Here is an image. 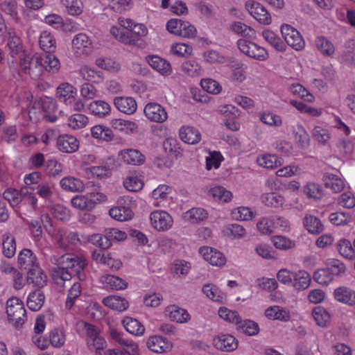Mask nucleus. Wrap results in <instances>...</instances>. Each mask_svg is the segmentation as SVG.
Here are the masks:
<instances>
[{"mask_svg":"<svg viewBox=\"0 0 355 355\" xmlns=\"http://www.w3.org/2000/svg\"><path fill=\"white\" fill-rule=\"evenodd\" d=\"M337 249L341 256L347 259H354L355 258V249L347 239H341L338 245Z\"/></svg>","mask_w":355,"mask_h":355,"instance_id":"obj_40","label":"nucleus"},{"mask_svg":"<svg viewBox=\"0 0 355 355\" xmlns=\"http://www.w3.org/2000/svg\"><path fill=\"white\" fill-rule=\"evenodd\" d=\"M63 259L62 262L65 261V259L67 262L71 263L72 272L74 273V276H76L77 278L83 281L86 278V275L83 271V269L87 266V263L85 259H82L79 258H71L65 257L64 256L62 257Z\"/></svg>","mask_w":355,"mask_h":355,"instance_id":"obj_20","label":"nucleus"},{"mask_svg":"<svg viewBox=\"0 0 355 355\" xmlns=\"http://www.w3.org/2000/svg\"><path fill=\"white\" fill-rule=\"evenodd\" d=\"M124 162L129 164L140 165L145 162V156L141 153L136 149H124L120 151Z\"/></svg>","mask_w":355,"mask_h":355,"instance_id":"obj_19","label":"nucleus"},{"mask_svg":"<svg viewBox=\"0 0 355 355\" xmlns=\"http://www.w3.org/2000/svg\"><path fill=\"white\" fill-rule=\"evenodd\" d=\"M289 91L294 95H297L308 102L314 100L313 96L300 84H293L289 87Z\"/></svg>","mask_w":355,"mask_h":355,"instance_id":"obj_51","label":"nucleus"},{"mask_svg":"<svg viewBox=\"0 0 355 355\" xmlns=\"http://www.w3.org/2000/svg\"><path fill=\"white\" fill-rule=\"evenodd\" d=\"M44 295L40 290L31 293L27 299L28 307L34 311H39L44 304Z\"/></svg>","mask_w":355,"mask_h":355,"instance_id":"obj_27","label":"nucleus"},{"mask_svg":"<svg viewBox=\"0 0 355 355\" xmlns=\"http://www.w3.org/2000/svg\"><path fill=\"white\" fill-rule=\"evenodd\" d=\"M313 279L320 284L327 285L332 282L334 278L331 275L327 268H320L314 272Z\"/></svg>","mask_w":355,"mask_h":355,"instance_id":"obj_50","label":"nucleus"},{"mask_svg":"<svg viewBox=\"0 0 355 355\" xmlns=\"http://www.w3.org/2000/svg\"><path fill=\"white\" fill-rule=\"evenodd\" d=\"M245 6L250 14L260 24L268 25L271 23L270 14L261 3L247 2Z\"/></svg>","mask_w":355,"mask_h":355,"instance_id":"obj_5","label":"nucleus"},{"mask_svg":"<svg viewBox=\"0 0 355 355\" xmlns=\"http://www.w3.org/2000/svg\"><path fill=\"white\" fill-rule=\"evenodd\" d=\"M181 68L184 72L191 76H199L202 71L201 67L195 60H189L183 62Z\"/></svg>","mask_w":355,"mask_h":355,"instance_id":"obj_53","label":"nucleus"},{"mask_svg":"<svg viewBox=\"0 0 355 355\" xmlns=\"http://www.w3.org/2000/svg\"><path fill=\"white\" fill-rule=\"evenodd\" d=\"M315 44L318 50L324 55L331 56L335 51L333 44L324 36L317 37Z\"/></svg>","mask_w":355,"mask_h":355,"instance_id":"obj_38","label":"nucleus"},{"mask_svg":"<svg viewBox=\"0 0 355 355\" xmlns=\"http://www.w3.org/2000/svg\"><path fill=\"white\" fill-rule=\"evenodd\" d=\"M91 44V40L85 33L76 35L72 40V46L76 49H86L89 47Z\"/></svg>","mask_w":355,"mask_h":355,"instance_id":"obj_60","label":"nucleus"},{"mask_svg":"<svg viewBox=\"0 0 355 355\" xmlns=\"http://www.w3.org/2000/svg\"><path fill=\"white\" fill-rule=\"evenodd\" d=\"M322 180L327 188H330L334 193L342 191L345 187L343 180L338 176L334 174H326L323 176Z\"/></svg>","mask_w":355,"mask_h":355,"instance_id":"obj_25","label":"nucleus"},{"mask_svg":"<svg viewBox=\"0 0 355 355\" xmlns=\"http://www.w3.org/2000/svg\"><path fill=\"white\" fill-rule=\"evenodd\" d=\"M147 347L156 353H164L171 350L172 344L166 338L160 336H153L148 338Z\"/></svg>","mask_w":355,"mask_h":355,"instance_id":"obj_13","label":"nucleus"},{"mask_svg":"<svg viewBox=\"0 0 355 355\" xmlns=\"http://www.w3.org/2000/svg\"><path fill=\"white\" fill-rule=\"evenodd\" d=\"M56 146L60 151L71 153L76 152L78 149L79 141L72 135H60L56 139Z\"/></svg>","mask_w":355,"mask_h":355,"instance_id":"obj_10","label":"nucleus"},{"mask_svg":"<svg viewBox=\"0 0 355 355\" xmlns=\"http://www.w3.org/2000/svg\"><path fill=\"white\" fill-rule=\"evenodd\" d=\"M180 137L187 144H196L200 141L201 135L198 129L187 126L180 128Z\"/></svg>","mask_w":355,"mask_h":355,"instance_id":"obj_21","label":"nucleus"},{"mask_svg":"<svg viewBox=\"0 0 355 355\" xmlns=\"http://www.w3.org/2000/svg\"><path fill=\"white\" fill-rule=\"evenodd\" d=\"M65 6L67 12L71 15H79L83 11V4L81 0H60Z\"/></svg>","mask_w":355,"mask_h":355,"instance_id":"obj_45","label":"nucleus"},{"mask_svg":"<svg viewBox=\"0 0 355 355\" xmlns=\"http://www.w3.org/2000/svg\"><path fill=\"white\" fill-rule=\"evenodd\" d=\"M103 303L107 307L117 311H123L128 308L129 303L125 299L117 295H110L103 300Z\"/></svg>","mask_w":355,"mask_h":355,"instance_id":"obj_23","label":"nucleus"},{"mask_svg":"<svg viewBox=\"0 0 355 355\" xmlns=\"http://www.w3.org/2000/svg\"><path fill=\"white\" fill-rule=\"evenodd\" d=\"M110 216L118 221H126L131 219L133 212L128 207H116L110 209Z\"/></svg>","mask_w":355,"mask_h":355,"instance_id":"obj_33","label":"nucleus"},{"mask_svg":"<svg viewBox=\"0 0 355 355\" xmlns=\"http://www.w3.org/2000/svg\"><path fill=\"white\" fill-rule=\"evenodd\" d=\"M3 253L8 258L12 257L16 251V244L15 238L6 236L3 240Z\"/></svg>","mask_w":355,"mask_h":355,"instance_id":"obj_54","label":"nucleus"},{"mask_svg":"<svg viewBox=\"0 0 355 355\" xmlns=\"http://www.w3.org/2000/svg\"><path fill=\"white\" fill-rule=\"evenodd\" d=\"M209 195L224 202L230 201L232 197V194L230 191L220 186L211 188L209 191Z\"/></svg>","mask_w":355,"mask_h":355,"instance_id":"obj_46","label":"nucleus"},{"mask_svg":"<svg viewBox=\"0 0 355 355\" xmlns=\"http://www.w3.org/2000/svg\"><path fill=\"white\" fill-rule=\"evenodd\" d=\"M259 166L266 168H274L282 164V159L275 155H266L257 159Z\"/></svg>","mask_w":355,"mask_h":355,"instance_id":"obj_41","label":"nucleus"},{"mask_svg":"<svg viewBox=\"0 0 355 355\" xmlns=\"http://www.w3.org/2000/svg\"><path fill=\"white\" fill-rule=\"evenodd\" d=\"M202 293L212 301L224 303L227 298L224 293L219 288L212 284H205L202 288Z\"/></svg>","mask_w":355,"mask_h":355,"instance_id":"obj_22","label":"nucleus"},{"mask_svg":"<svg viewBox=\"0 0 355 355\" xmlns=\"http://www.w3.org/2000/svg\"><path fill=\"white\" fill-rule=\"evenodd\" d=\"M266 316L272 320H279L286 322L290 320L289 313L279 306L268 307L265 311Z\"/></svg>","mask_w":355,"mask_h":355,"instance_id":"obj_30","label":"nucleus"},{"mask_svg":"<svg viewBox=\"0 0 355 355\" xmlns=\"http://www.w3.org/2000/svg\"><path fill=\"white\" fill-rule=\"evenodd\" d=\"M9 35L7 46L10 49V54L12 57L19 53H21V55L24 52L23 45L20 37L15 35H11L10 33Z\"/></svg>","mask_w":355,"mask_h":355,"instance_id":"obj_44","label":"nucleus"},{"mask_svg":"<svg viewBox=\"0 0 355 355\" xmlns=\"http://www.w3.org/2000/svg\"><path fill=\"white\" fill-rule=\"evenodd\" d=\"M144 113L148 119L157 123L164 122L168 118L165 109L157 103H148L144 108Z\"/></svg>","mask_w":355,"mask_h":355,"instance_id":"obj_7","label":"nucleus"},{"mask_svg":"<svg viewBox=\"0 0 355 355\" xmlns=\"http://www.w3.org/2000/svg\"><path fill=\"white\" fill-rule=\"evenodd\" d=\"M76 94L74 87L67 83L61 84L57 88V97L67 105L72 103Z\"/></svg>","mask_w":355,"mask_h":355,"instance_id":"obj_16","label":"nucleus"},{"mask_svg":"<svg viewBox=\"0 0 355 355\" xmlns=\"http://www.w3.org/2000/svg\"><path fill=\"white\" fill-rule=\"evenodd\" d=\"M6 313L9 320L16 328H20L26 320L24 303L17 297H11L6 302Z\"/></svg>","mask_w":355,"mask_h":355,"instance_id":"obj_1","label":"nucleus"},{"mask_svg":"<svg viewBox=\"0 0 355 355\" xmlns=\"http://www.w3.org/2000/svg\"><path fill=\"white\" fill-rule=\"evenodd\" d=\"M311 280V276L307 272L300 270L294 273L292 285L296 290L303 291L309 288Z\"/></svg>","mask_w":355,"mask_h":355,"instance_id":"obj_24","label":"nucleus"},{"mask_svg":"<svg viewBox=\"0 0 355 355\" xmlns=\"http://www.w3.org/2000/svg\"><path fill=\"white\" fill-rule=\"evenodd\" d=\"M203 90L212 94H217L221 90V87L218 82L212 79H203L200 82Z\"/></svg>","mask_w":355,"mask_h":355,"instance_id":"obj_61","label":"nucleus"},{"mask_svg":"<svg viewBox=\"0 0 355 355\" xmlns=\"http://www.w3.org/2000/svg\"><path fill=\"white\" fill-rule=\"evenodd\" d=\"M148 62L152 68L162 74L167 73L171 71V64L166 60L156 55L149 56Z\"/></svg>","mask_w":355,"mask_h":355,"instance_id":"obj_35","label":"nucleus"},{"mask_svg":"<svg viewBox=\"0 0 355 355\" xmlns=\"http://www.w3.org/2000/svg\"><path fill=\"white\" fill-rule=\"evenodd\" d=\"M119 40L122 43L130 46H140L142 42L141 38L137 37V35L131 32L121 33Z\"/></svg>","mask_w":355,"mask_h":355,"instance_id":"obj_63","label":"nucleus"},{"mask_svg":"<svg viewBox=\"0 0 355 355\" xmlns=\"http://www.w3.org/2000/svg\"><path fill=\"white\" fill-rule=\"evenodd\" d=\"M20 66L21 70L33 79H37L43 73L42 55L37 54L31 56L23 53L20 55Z\"/></svg>","mask_w":355,"mask_h":355,"instance_id":"obj_2","label":"nucleus"},{"mask_svg":"<svg viewBox=\"0 0 355 355\" xmlns=\"http://www.w3.org/2000/svg\"><path fill=\"white\" fill-rule=\"evenodd\" d=\"M200 254L212 266H222L225 265L226 259L223 253L212 248L203 246L199 249Z\"/></svg>","mask_w":355,"mask_h":355,"instance_id":"obj_8","label":"nucleus"},{"mask_svg":"<svg viewBox=\"0 0 355 355\" xmlns=\"http://www.w3.org/2000/svg\"><path fill=\"white\" fill-rule=\"evenodd\" d=\"M207 213L204 209L193 208L187 211L185 217L189 222L196 223L203 220L207 218Z\"/></svg>","mask_w":355,"mask_h":355,"instance_id":"obj_48","label":"nucleus"},{"mask_svg":"<svg viewBox=\"0 0 355 355\" xmlns=\"http://www.w3.org/2000/svg\"><path fill=\"white\" fill-rule=\"evenodd\" d=\"M43 70L55 73L60 69V61L53 53H45L42 56Z\"/></svg>","mask_w":355,"mask_h":355,"instance_id":"obj_31","label":"nucleus"},{"mask_svg":"<svg viewBox=\"0 0 355 355\" xmlns=\"http://www.w3.org/2000/svg\"><path fill=\"white\" fill-rule=\"evenodd\" d=\"M80 73L87 81L98 82L101 78V71H96L87 66L80 69Z\"/></svg>","mask_w":355,"mask_h":355,"instance_id":"obj_62","label":"nucleus"},{"mask_svg":"<svg viewBox=\"0 0 355 355\" xmlns=\"http://www.w3.org/2000/svg\"><path fill=\"white\" fill-rule=\"evenodd\" d=\"M37 258L33 252L29 249L22 250L18 256V264L19 268L23 270H27L30 268L39 266L37 263Z\"/></svg>","mask_w":355,"mask_h":355,"instance_id":"obj_18","label":"nucleus"},{"mask_svg":"<svg viewBox=\"0 0 355 355\" xmlns=\"http://www.w3.org/2000/svg\"><path fill=\"white\" fill-rule=\"evenodd\" d=\"M225 234L233 239L242 238L245 234V228L239 224L234 223L229 225L225 230Z\"/></svg>","mask_w":355,"mask_h":355,"instance_id":"obj_58","label":"nucleus"},{"mask_svg":"<svg viewBox=\"0 0 355 355\" xmlns=\"http://www.w3.org/2000/svg\"><path fill=\"white\" fill-rule=\"evenodd\" d=\"M303 226L309 233L313 235L320 234L324 230L320 218L311 214L305 215L303 218Z\"/></svg>","mask_w":355,"mask_h":355,"instance_id":"obj_15","label":"nucleus"},{"mask_svg":"<svg viewBox=\"0 0 355 355\" xmlns=\"http://www.w3.org/2000/svg\"><path fill=\"white\" fill-rule=\"evenodd\" d=\"M334 295L335 299L343 304L350 306L355 305V291L349 288L341 286L335 289Z\"/></svg>","mask_w":355,"mask_h":355,"instance_id":"obj_17","label":"nucleus"},{"mask_svg":"<svg viewBox=\"0 0 355 355\" xmlns=\"http://www.w3.org/2000/svg\"><path fill=\"white\" fill-rule=\"evenodd\" d=\"M239 329L241 332L248 336H254L259 332V326L257 323L252 320H247L243 322H240Z\"/></svg>","mask_w":355,"mask_h":355,"instance_id":"obj_55","label":"nucleus"},{"mask_svg":"<svg viewBox=\"0 0 355 355\" xmlns=\"http://www.w3.org/2000/svg\"><path fill=\"white\" fill-rule=\"evenodd\" d=\"M312 315L317 324L320 327L327 326L330 320V315L326 309L322 306H316L312 311Z\"/></svg>","mask_w":355,"mask_h":355,"instance_id":"obj_43","label":"nucleus"},{"mask_svg":"<svg viewBox=\"0 0 355 355\" xmlns=\"http://www.w3.org/2000/svg\"><path fill=\"white\" fill-rule=\"evenodd\" d=\"M293 132L295 135V139L298 144V147L302 149L308 148L309 146L310 138L304 128L302 125L297 124L293 127Z\"/></svg>","mask_w":355,"mask_h":355,"instance_id":"obj_29","label":"nucleus"},{"mask_svg":"<svg viewBox=\"0 0 355 355\" xmlns=\"http://www.w3.org/2000/svg\"><path fill=\"white\" fill-rule=\"evenodd\" d=\"M123 185L128 191L137 192L142 189L144 183L138 177L130 176L125 179Z\"/></svg>","mask_w":355,"mask_h":355,"instance_id":"obj_59","label":"nucleus"},{"mask_svg":"<svg viewBox=\"0 0 355 355\" xmlns=\"http://www.w3.org/2000/svg\"><path fill=\"white\" fill-rule=\"evenodd\" d=\"M304 193L308 198L319 200L324 196L322 187L315 182H308L304 187Z\"/></svg>","mask_w":355,"mask_h":355,"instance_id":"obj_39","label":"nucleus"},{"mask_svg":"<svg viewBox=\"0 0 355 355\" xmlns=\"http://www.w3.org/2000/svg\"><path fill=\"white\" fill-rule=\"evenodd\" d=\"M106 196L102 193H89L85 196H76L71 199V205L80 210L90 211L96 204L105 201Z\"/></svg>","mask_w":355,"mask_h":355,"instance_id":"obj_3","label":"nucleus"},{"mask_svg":"<svg viewBox=\"0 0 355 355\" xmlns=\"http://www.w3.org/2000/svg\"><path fill=\"white\" fill-rule=\"evenodd\" d=\"M114 104L119 111L126 114H134L137 108L135 99L130 96L115 97Z\"/></svg>","mask_w":355,"mask_h":355,"instance_id":"obj_11","label":"nucleus"},{"mask_svg":"<svg viewBox=\"0 0 355 355\" xmlns=\"http://www.w3.org/2000/svg\"><path fill=\"white\" fill-rule=\"evenodd\" d=\"M264 40L278 51L286 50L284 42L274 32L270 30H265L262 32Z\"/></svg>","mask_w":355,"mask_h":355,"instance_id":"obj_36","label":"nucleus"},{"mask_svg":"<svg viewBox=\"0 0 355 355\" xmlns=\"http://www.w3.org/2000/svg\"><path fill=\"white\" fill-rule=\"evenodd\" d=\"M313 137L321 145H325L330 139L329 130L320 126H315L313 129Z\"/></svg>","mask_w":355,"mask_h":355,"instance_id":"obj_56","label":"nucleus"},{"mask_svg":"<svg viewBox=\"0 0 355 355\" xmlns=\"http://www.w3.org/2000/svg\"><path fill=\"white\" fill-rule=\"evenodd\" d=\"M39 44L40 48L45 52L53 53L56 49L55 40L54 37L48 31H43L40 37Z\"/></svg>","mask_w":355,"mask_h":355,"instance_id":"obj_26","label":"nucleus"},{"mask_svg":"<svg viewBox=\"0 0 355 355\" xmlns=\"http://www.w3.org/2000/svg\"><path fill=\"white\" fill-rule=\"evenodd\" d=\"M105 282L114 290H123L127 288L128 283L123 279L114 275H106L104 277Z\"/></svg>","mask_w":355,"mask_h":355,"instance_id":"obj_49","label":"nucleus"},{"mask_svg":"<svg viewBox=\"0 0 355 355\" xmlns=\"http://www.w3.org/2000/svg\"><path fill=\"white\" fill-rule=\"evenodd\" d=\"M89 241L103 250L107 249L112 245V242L109 240L105 233L104 235L100 234H93L90 236Z\"/></svg>","mask_w":355,"mask_h":355,"instance_id":"obj_57","label":"nucleus"},{"mask_svg":"<svg viewBox=\"0 0 355 355\" xmlns=\"http://www.w3.org/2000/svg\"><path fill=\"white\" fill-rule=\"evenodd\" d=\"M47 277L39 266L30 268L27 271V282L37 288H42L46 284Z\"/></svg>","mask_w":355,"mask_h":355,"instance_id":"obj_14","label":"nucleus"},{"mask_svg":"<svg viewBox=\"0 0 355 355\" xmlns=\"http://www.w3.org/2000/svg\"><path fill=\"white\" fill-rule=\"evenodd\" d=\"M61 187L67 191H83L85 185L82 180L73 177L64 178L60 180Z\"/></svg>","mask_w":355,"mask_h":355,"instance_id":"obj_32","label":"nucleus"},{"mask_svg":"<svg viewBox=\"0 0 355 355\" xmlns=\"http://www.w3.org/2000/svg\"><path fill=\"white\" fill-rule=\"evenodd\" d=\"M218 315L221 318L230 322L235 324L241 322V317L238 312L230 310L225 307L219 309Z\"/></svg>","mask_w":355,"mask_h":355,"instance_id":"obj_52","label":"nucleus"},{"mask_svg":"<svg viewBox=\"0 0 355 355\" xmlns=\"http://www.w3.org/2000/svg\"><path fill=\"white\" fill-rule=\"evenodd\" d=\"M326 265L333 278L341 275L346 270L345 265L338 259H329Z\"/></svg>","mask_w":355,"mask_h":355,"instance_id":"obj_47","label":"nucleus"},{"mask_svg":"<svg viewBox=\"0 0 355 355\" xmlns=\"http://www.w3.org/2000/svg\"><path fill=\"white\" fill-rule=\"evenodd\" d=\"M232 29L235 33L244 37H251L254 33V30L251 27L240 21L234 22L232 24Z\"/></svg>","mask_w":355,"mask_h":355,"instance_id":"obj_64","label":"nucleus"},{"mask_svg":"<svg viewBox=\"0 0 355 355\" xmlns=\"http://www.w3.org/2000/svg\"><path fill=\"white\" fill-rule=\"evenodd\" d=\"M150 222L153 227L158 231H166L173 224L172 217L164 211H155L150 214Z\"/></svg>","mask_w":355,"mask_h":355,"instance_id":"obj_6","label":"nucleus"},{"mask_svg":"<svg viewBox=\"0 0 355 355\" xmlns=\"http://www.w3.org/2000/svg\"><path fill=\"white\" fill-rule=\"evenodd\" d=\"M166 311L168 313L169 318L177 322H186L190 319V315L185 309L175 305L168 307Z\"/></svg>","mask_w":355,"mask_h":355,"instance_id":"obj_34","label":"nucleus"},{"mask_svg":"<svg viewBox=\"0 0 355 355\" xmlns=\"http://www.w3.org/2000/svg\"><path fill=\"white\" fill-rule=\"evenodd\" d=\"M113 162L114 159L109 157L105 165L92 166L90 168V171L93 175L96 176L97 178H102L107 177L110 173V171L114 168Z\"/></svg>","mask_w":355,"mask_h":355,"instance_id":"obj_42","label":"nucleus"},{"mask_svg":"<svg viewBox=\"0 0 355 355\" xmlns=\"http://www.w3.org/2000/svg\"><path fill=\"white\" fill-rule=\"evenodd\" d=\"M64 234V230L63 229H59L54 236L60 248L67 250L70 245H77L80 243V240L76 232H71L66 237Z\"/></svg>","mask_w":355,"mask_h":355,"instance_id":"obj_12","label":"nucleus"},{"mask_svg":"<svg viewBox=\"0 0 355 355\" xmlns=\"http://www.w3.org/2000/svg\"><path fill=\"white\" fill-rule=\"evenodd\" d=\"M282 35L288 45L296 51H300L305 46L304 40L298 31L289 24H282Z\"/></svg>","mask_w":355,"mask_h":355,"instance_id":"obj_4","label":"nucleus"},{"mask_svg":"<svg viewBox=\"0 0 355 355\" xmlns=\"http://www.w3.org/2000/svg\"><path fill=\"white\" fill-rule=\"evenodd\" d=\"M89 110L95 116L103 118L110 114L111 108L105 101H95L90 103Z\"/></svg>","mask_w":355,"mask_h":355,"instance_id":"obj_37","label":"nucleus"},{"mask_svg":"<svg viewBox=\"0 0 355 355\" xmlns=\"http://www.w3.org/2000/svg\"><path fill=\"white\" fill-rule=\"evenodd\" d=\"M213 345L217 349L232 352L237 348L238 341L230 334H221L213 339Z\"/></svg>","mask_w":355,"mask_h":355,"instance_id":"obj_9","label":"nucleus"},{"mask_svg":"<svg viewBox=\"0 0 355 355\" xmlns=\"http://www.w3.org/2000/svg\"><path fill=\"white\" fill-rule=\"evenodd\" d=\"M123 324L129 333L135 336L143 335L145 331L144 325L139 320L130 317H125L123 320Z\"/></svg>","mask_w":355,"mask_h":355,"instance_id":"obj_28","label":"nucleus"}]
</instances>
